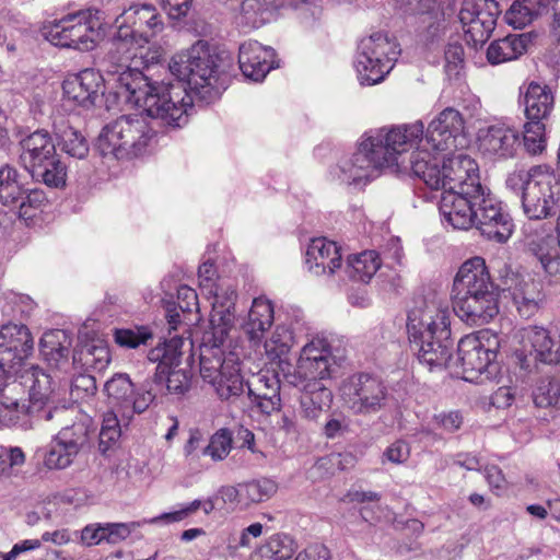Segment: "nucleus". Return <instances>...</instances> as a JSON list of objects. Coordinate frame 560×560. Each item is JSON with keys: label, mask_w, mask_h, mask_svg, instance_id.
Returning <instances> with one entry per match:
<instances>
[{"label": "nucleus", "mask_w": 560, "mask_h": 560, "mask_svg": "<svg viewBox=\"0 0 560 560\" xmlns=\"http://www.w3.org/2000/svg\"><path fill=\"white\" fill-rule=\"evenodd\" d=\"M278 490L277 482L270 478L252 479L241 482V494H243V506L269 500Z\"/></svg>", "instance_id": "45"}, {"label": "nucleus", "mask_w": 560, "mask_h": 560, "mask_svg": "<svg viewBox=\"0 0 560 560\" xmlns=\"http://www.w3.org/2000/svg\"><path fill=\"white\" fill-rule=\"evenodd\" d=\"M500 13L497 0H463L458 18L468 39L477 45L490 37Z\"/></svg>", "instance_id": "18"}, {"label": "nucleus", "mask_w": 560, "mask_h": 560, "mask_svg": "<svg viewBox=\"0 0 560 560\" xmlns=\"http://www.w3.org/2000/svg\"><path fill=\"white\" fill-rule=\"evenodd\" d=\"M233 446V435L228 429H220L211 438L202 454L214 462H221L228 457Z\"/></svg>", "instance_id": "52"}, {"label": "nucleus", "mask_w": 560, "mask_h": 560, "mask_svg": "<svg viewBox=\"0 0 560 560\" xmlns=\"http://www.w3.org/2000/svg\"><path fill=\"white\" fill-rule=\"evenodd\" d=\"M24 463L25 454L21 447L0 445V476L15 475Z\"/></svg>", "instance_id": "55"}, {"label": "nucleus", "mask_w": 560, "mask_h": 560, "mask_svg": "<svg viewBox=\"0 0 560 560\" xmlns=\"http://www.w3.org/2000/svg\"><path fill=\"white\" fill-rule=\"evenodd\" d=\"M528 42L529 38L526 34L509 35L494 40L487 49V58L492 65L517 59L526 51Z\"/></svg>", "instance_id": "36"}, {"label": "nucleus", "mask_w": 560, "mask_h": 560, "mask_svg": "<svg viewBox=\"0 0 560 560\" xmlns=\"http://www.w3.org/2000/svg\"><path fill=\"white\" fill-rule=\"evenodd\" d=\"M299 359H303L304 362L308 364V360L319 361L325 360L328 362H335V359L331 354L329 343L323 338H314L310 342H307L301 350V354Z\"/></svg>", "instance_id": "57"}, {"label": "nucleus", "mask_w": 560, "mask_h": 560, "mask_svg": "<svg viewBox=\"0 0 560 560\" xmlns=\"http://www.w3.org/2000/svg\"><path fill=\"white\" fill-rule=\"evenodd\" d=\"M421 133L420 122L366 132L357 151L338 165V179L346 185H360L374 178L384 167L393 168L395 172L407 170L404 153Z\"/></svg>", "instance_id": "3"}, {"label": "nucleus", "mask_w": 560, "mask_h": 560, "mask_svg": "<svg viewBox=\"0 0 560 560\" xmlns=\"http://www.w3.org/2000/svg\"><path fill=\"white\" fill-rule=\"evenodd\" d=\"M262 534V525L260 523H253L248 527L241 530L238 536L230 539L229 547L234 550L241 548H248L252 545L253 538H258Z\"/></svg>", "instance_id": "62"}, {"label": "nucleus", "mask_w": 560, "mask_h": 560, "mask_svg": "<svg viewBox=\"0 0 560 560\" xmlns=\"http://www.w3.org/2000/svg\"><path fill=\"white\" fill-rule=\"evenodd\" d=\"M71 338L66 330L46 331L39 341V351L45 361L52 368L61 370L68 364Z\"/></svg>", "instance_id": "32"}, {"label": "nucleus", "mask_w": 560, "mask_h": 560, "mask_svg": "<svg viewBox=\"0 0 560 560\" xmlns=\"http://www.w3.org/2000/svg\"><path fill=\"white\" fill-rule=\"evenodd\" d=\"M335 362L328 361H312L308 364L303 359L298 360V364L293 374L288 376V382L291 385H301L312 382H320L331 376L335 371Z\"/></svg>", "instance_id": "38"}, {"label": "nucleus", "mask_w": 560, "mask_h": 560, "mask_svg": "<svg viewBox=\"0 0 560 560\" xmlns=\"http://www.w3.org/2000/svg\"><path fill=\"white\" fill-rule=\"evenodd\" d=\"M23 394V384L19 382H9L0 386V407L20 406Z\"/></svg>", "instance_id": "63"}, {"label": "nucleus", "mask_w": 560, "mask_h": 560, "mask_svg": "<svg viewBox=\"0 0 560 560\" xmlns=\"http://www.w3.org/2000/svg\"><path fill=\"white\" fill-rule=\"evenodd\" d=\"M506 187L518 195L528 223H544L557 212L560 187L553 171L547 165L518 168L508 174Z\"/></svg>", "instance_id": "8"}, {"label": "nucleus", "mask_w": 560, "mask_h": 560, "mask_svg": "<svg viewBox=\"0 0 560 560\" xmlns=\"http://www.w3.org/2000/svg\"><path fill=\"white\" fill-rule=\"evenodd\" d=\"M248 396L264 413L281 407L280 380L272 371H260L247 382Z\"/></svg>", "instance_id": "26"}, {"label": "nucleus", "mask_w": 560, "mask_h": 560, "mask_svg": "<svg viewBox=\"0 0 560 560\" xmlns=\"http://www.w3.org/2000/svg\"><path fill=\"white\" fill-rule=\"evenodd\" d=\"M294 345L293 331L284 324H278L265 340V354L270 361H283Z\"/></svg>", "instance_id": "40"}, {"label": "nucleus", "mask_w": 560, "mask_h": 560, "mask_svg": "<svg viewBox=\"0 0 560 560\" xmlns=\"http://www.w3.org/2000/svg\"><path fill=\"white\" fill-rule=\"evenodd\" d=\"M156 378H147L136 386L126 373H116L105 384L104 392L113 408L110 413L119 415L128 424L136 415H141L154 402L158 389Z\"/></svg>", "instance_id": "13"}, {"label": "nucleus", "mask_w": 560, "mask_h": 560, "mask_svg": "<svg viewBox=\"0 0 560 560\" xmlns=\"http://www.w3.org/2000/svg\"><path fill=\"white\" fill-rule=\"evenodd\" d=\"M55 155V142L46 131H35L21 141L20 160L28 172L43 167L44 163L47 164Z\"/></svg>", "instance_id": "29"}, {"label": "nucleus", "mask_w": 560, "mask_h": 560, "mask_svg": "<svg viewBox=\"0 0 560 560\" xmlns=\"http://www.w3.org/2000/svg\"><path fill=\"white\" fill-rule=\"evenodd\" d=\"M175 84L152 82L140 70L126 67L119 73L120 93L128 101L165 125L180 128L188 121L192 98L188 89L202 98L211 97L221 71V58L208 42L199 39L189 48L176 54L170 62Z\"/></svg>", "instance_id": "1"}, {"label": "nucleus", "mask_w": 560, "mask_h": 560, "mask_svg": "<svg viewBox=\"0 0 560 560\" xmlns=\"http://www.w3.org/2000/svg\"><path fill=\"white\" fill-rule=\"evenodd\" d=\"M120 421L124 422L119 415L106 413L103 419L102 428L100 431V451L105 454L110 450L120 438Z\"/></svg>", "instance_id": "53"}, {"label": "nucleus", "mask_w": 560, "mask_h": 560, "mask_svg": "<svg viewBox=\"0 0 560 560\" xmlns=\"http://www.w3.org/2000/svg\"><path fill=\"white\" fill-rule=\"evenodd\" d=\"M478 150L493 161L513 159L521 145L520 131L509 124L499 121L479 129L477 135Z\"/></svg>", "instance_id": "21"}, {"label": "nucleus", "mask_w": 560, "mask_h": 560, "mask_svg": "<svg viewBox=\"0 0 560 560\" xmlns=\"http://www.w3.org/2000/svg\"><path fill=\"white\" fill-rule=\"evenodd\" d=\"M488 240L498 243L506 242L513 232V222L502 210L501 202L483 186L480 187V198L476 199L474 223Z\"/></svg>", "instance_id": "17"}, {"label": "nucleus", "mask_w": 560, "mask_h": 560, "mask_svg": "<svg viewBox=\"0 0 560 560\" xmlns=\"http://www.w3.org/2000/svg\"><path fill=\"white\" fill-rule=\"evenodd\" d=\"M48 202L47 196L44 190L39 188L25 189L24 195L18 202L19 215L23 219H31L34 217L36 210H42Z\"/></svg>", "instance_id": "56"}, {"label": "nucleus", "mask_w": 560, "mask_h": 560, "mask_svg": "<svg viewBox=\"0 0 560 560\" xmlns=\"http://www.w3.org/2000/svg\"><path fill=\"white\" fill-rule=\"evenodd\" d=\"M110 361L109 350L103 341L86 342L73 352V364L102 370Z\"/></svg>", "instance_id": "44"}, {"label": "nucleus", "mask_w": 560, "mask_h": 560, "mask_svg": "<svg viewBox=\"0 0 560 560\" xmlns=\"http://www.w3.org/2000/svg\"><path fill=\"white\" fill-rule=\"evenodd\" d=\"M276 3L277 0H242L241 11L249 23L257 25L264 21V19L258 20V16L269 12Z\"/></svg>", "instance_id": "59"}, {"label": "nucleus", "mask_w": 560, "mask_h": 560, "mask_svg": "<svg viewBox=\"0 0 560 560\" xmlns=\"http://www.w3.org/2000/svg\"><path fill=\"white\" fill-rule=\"evenodd\" d=\"M59 145L69 156L82 160L89 154L85 138L72 127H66L58 133Z\"/></svg>", "instance_id": "47"}, {"label": "nucleus", "mask_w": 560, "mask_h": 560, "mask_svg": "<svg viewBox=\"0 0 560 560\" xmlns=\"http://www.w3.org/2000/svg\"><path fill=\"white\" fill-rule=\"evenodd\" d=\"M22 378L28 387V412L37 421L63 422L79 416L78 407L58 402L56 383L43 369L33 365Z\"/></svg>", "instance_id": "12"}, {"label": "nucleus", "mask_w": 560, "mask_h": 560, "mask_svg": "<svg viewBox=\"0 0 560 560\" xmlns=\"http://www.w3.org/2000/svg\"><path fill=\"white\" fill-rule=\"evenodd\" d=\"M117 32L114 45L124 51V61L137 56L131 48H143L164 30L158 9L150 3H131L116 19Z\"/></svg>", "instance_id": "10"}, {"label": "nucleus", "mask_w": 560, "mask_h": 560, "mask_svg": "<svg viewBox=\"0 0 560 560\" xmlns=\"http://www.w3.org/2000/svg\"><path fill=\"white\" fill-rule=\"evenodd\" d=\"M275 57L276 52L271 47L247 40L240 46V69L246 78L261 81L271 69L278 67Z\"/></svg>", "instance_id": "25"}, {"label": "nucleus", "mask_w": 560, "mask_h": 560, "mask_svg": "<svg viewBox=\"0 0 560 560\" xmlns=\"http://www.w3.org/2000/svg\"><path fill=\"white\" fill-rule=\"evenodd\" d=\"M498 349L499 338L489 330L467 335L458 342L457 357L451 370L470 383L490 381L499 371Z\"/></svg>", "instance_id": "9"}, {"label": "nucleus", "mask_w": 560, "mask_h": 560, "mask_svg": "<svg viewBox=\"0 0 560 560\" xmlns=\"http://www.w3.org/2000/svg\"><path fill=\"white\" fill-rule=\"evenodd\" d=\"M153 334L148 326H131L126 328H116L114 330L115 342L128 349H136L152 339Z\"/></svg>", "instance_id": "48"}, {"label": "nucleus", "mask_w": 560, "mask_h": 560, "mask_svg": "<svg viewBox=\"0 0 560 560\" xmlns=\"http://www.w3.org/2000/svg\"><path fill=\"white\" fill-rule=\"evenodd\" d=\"M417 122L423 125L420 120ZM467 144L468 139L463 115L457 109L447 107L431 120L425 133L424 126H422L421 136L416 139L409 149L416 147V150L427 149L432 153H452Z\"/></svg>", "instance_id": "14"}, {"label": "nucleus", "mask_w": 560, "mask_h": 560, "mask_svg": "<svg viewBox=\"0 0 560 560\" xmlns=\"http://www.w3.org/2000/svg\"><path fill=\"white\" fill-rule=\"evenodd\" d=\"M33 177L42 178L48 187L62 188L66 185L67 168L63 163L55 155L44 163L43 167L30 171Z\"/></svg>", "instance_id": "46"}, {"label": "nucleus", "mask_w": 560, "mask_h": 560, "mask_svg": "<svg viewBox=\"0 0 560 560\" xmlns=\"http://www.w3.org/2000/svg\"><path fill=\"white\" fill-rule=\"evenodd\" d=\"M35 421L37 420L28 412V405L0 407V425L2 427L30 430Z\"/></svg>", "instance_id": "49"}, {"label": "nucleus", "mask_w": 560, "mask_h": 560, "mask_svg": "<svg viewBox=\"0 0 560 560\" xmlns=\"http://www.w3.org/2000/svg\"><path fill=\"white\" fill-rule=\"evenodd\" d=\"M104 541L106 542L105 523L89 524L81 530V542L84 546H96Z\"/></svg>", "instance_id": "64"}, {"label": "nucleus", "mask_w": 560, "mask_h": 560, "mask_svg": "<svg viewBox=\"0 0 560 560\" xmlns=\"http://www.w3.org/2000/svg\"><path fill=\"white\" fill-rule=\"evenodd\" d=\"M369 47L364 45L362 50H357L354 67L358 80L362 85H375L381 83L394 68L390 59L371 58Z\"/></svg>", "instance_id": "33"}, {"label": "nucleus", "mask_w": 560, "mask_h": 560, "mask_svg": "<svg viewBox=\"0 0 560 560\" xmlns=\"http://www.w3.org/2000/svg\"><path fill=\"white\" fill-rule=\"evenodd\" d=\"M24 195V185L19 172L10 166L0 167V202L3 206L15 207Z\"/></svg>", "instance_id": "41"}, {"label": "nucleus", "mask_w": 560, "mask_h": 560, "mask_svg": "<svg viewBox=\"0 0 560 560\" xmlns=\"http://www.w3.org/2000/svg\"><path fill=\"white\" fill-rule=\"evenodd\" d=\"M453 311L470 325L489 323L499 313V292L485 259L472 257L457 271L453 283Z\"/></svg>", "instance_id": "5"}, {"label": "nucleus", "mask_w": 560, "mask_h": 560, "mask_svg": "<svg viewBox=\"0 0 560 560\" xmlns=\"http://www.w3.org/2000/svg\"><path fill=\"white\" fill-rule=\"evenodd\" d=\"M275 319V310L271 301L259 296L254 299L243 329L252 342H260L265 332L271 327Z\"/></svg>", "instance_id": "31"}, {"label": "nucleus", "mask_w": 560, "mask_h": 560, "mask_svg": "<svg viewBox=\"0 0 560 560\" xmlns=\"http://www.w3.org/2000/svg\"><path fill=\"white\" fill-rule=\"evenodd\" d=\"M126 67L125 65H119L113 73L116 75V94L127 103L136 106L133 102L127 100L125 94L120 93L118 75ZM142 110L145 115H122L103 127L96 142V149L103 158L129 161L148 152L156 136V131L149 122L148 117L152 119H155V117L150 116L143 107ZM160 121L162 120L160 119ZM161 124L166 126L164 122Z\"/></svg>", "instance_id": "7"}, {"label": "nucleus", "mask_w": 560, "mask_h": 560, "mask_svg": "<svg viewBox=\"0 0 560 560\" xmlns=\"http://www.w3.org/2000/svg\"><path fill=\"white\" fill-rule=\"evenodd\" d=\"M504 284L522 317L529 318L539 311L545 301L541 281L530 275L512 273Z\"/></svg>", "instance_id": "23"}, {"label": "nucleus", "mask_w": 560, "mask_h": 560, "mask_svg": "<svg viewBox=\"0 0 560 560\" xmlns=\"http://www.w3.org/2000/svg\"><path fill=\"white\" fill-rule=\"evenodd\" d=\"M523 142L525 150L532 154H540L546 148L545 124L539 120H528L524 125Z\"/></svg>", "instance_id": "50"}, {"label": "nucleus", "mask_w": 560, "mask_h": 560, "mask_svg": "<svg viewBox=\"0 0 560 560\" xmlns=\"http://www.w3.org/2000/svg\"><path fill=\"white\" fill-rule=\"evenodd\" d=\"M214 301L210 317L211 331L200 346V376L221 399L238 397L244 392L238 358L225 352L224 345L235 319L236 290L229 285L212 290Z\"/></svg>", "instance_id": "2"}, {"label": "nucleus", "mask_w": 560, "mask_h": 560, "mask_svg": "<svg viewBox=\"0 0 560 560\" xmlns=\"http://www.w3.org/2000/svg\"><path fill=\"white\" fill-rule=\"evenodd\" d=\"M444 69L448 77H456L464 67V47L460 43H448L444 50Z\"/></svg>", "instance_id": "58"}, {"label": "nucleus", "mask_w": 560, "mask_h": 560, "mask_svg": "<svg viewBox=\"0 0 560 560\" xmlns=\"http://www.w3.org/2000/svg\"><path fill=\"white\" fill-rule=\"evenodd\" d=\"M294 542L288 536H272L259 546L250 556V560H288L294 553Z\"/></svg>", "instance_id": "42"}, {"label": "nucleus", "mask_w": 560, "mask_h": 560, "mask_svg": "<svg viewBox=\"0 0 560 560\" xmlns=\"http://www.w3.org/2000/svg\"><path fill=\"white\" fill-rule=\"evenodd\" d=\"M410 457V445L404 440H396L383 452L382 462H389L395 465L406 463Z\"/></svg>", "instance_id": "61"}, {"label": "nucleus", "mask_w": 560, "mask_h": 560, "mask_svg": "<svg viewBox=\"0 0 560 560\" xmlns=\"http://www.w3.org/2000/svg\"><path fill=\"white\" fill-rule=\"evenodd\" d=\"M515 338L518 342L515 354L522 368L528 369L532 361L546 364L560 362V346H556L547 329L538 326L524 327L516 332Z\"/></svg>", "instance_id": "19"}, {"label": "nucleus", "mask_w": 560, "mask_h": 560, "mask_svg": "<svg viewBox=\"0 0 560 560\" xmlns=\"http://www.w3.org/2000/svg\"><path fill=\"white\" fill-rule=\"evenodd\" d=\"M408 162L407 168L431 189L480 191L482 186L478 164L463 153H432L420 149L411 152Z\"/></svg>", "instance_id": "6"}, {"label": "nucleus", "mask_w": 560, "mask_h": 560, "mask_svg": "<svg viewBox=\"0 0 560 560\" xmlns=\"http://www.w3.org/2000/svg\"><path fill=\"white\" fill-rule=\"evenodd\" d=\"M345 406L357 416H372L388 406L390 394L386 384L369 373H357L340 387Z\"/></svg>", "instance_id": "16"}, {"label": "nucleus", "mask_w": 560, "mask_h": 560, "mask_svg": "<svg viewBox=\"0 0 560 560\" xmlns=\"http://www.w3.org/2000/svg\"><path fill=\"white\" fill-rule=\"evenodd\" d=\"M553 10V0H515L505 12L504 19L514 28H523L539 15Z\"/></svg>", "instance_id": "35"}, {"label": "nucleus", "mask_w": 560, "mask_h": 560, "mask_svg": "<svg viewBox=\"0 0 560 560\" xmlns=\"http://www.w3.org/2000/svg\"><path fill=\"white\" fill-rule=\"evenodd\" d=\"M183 345L182 337H172L168 343L159 345L151 349L148 353V360L150 362H159L156 372L152 378H156L154 388L158 389L162 385L166 370L172 365L176 364L180 352L178 348Z\"/></svg>", "instance_id": "37"}, {"label": "nucleus", "mask_w": 560, "mask_h": 560, "mask_svg": "<svg viewBox=\"0 0 560 560\" xmlns=\"http://www.w3.org/2000/svg\"><path fill=\"white\" fill-rule=\"evenodd\" d=\"M199 504V500H195L180 510L163 513L152 518H144L142 521L128 523H105L106 542L110 545L119 544L120 541L127 539L131 533L144 524H171L180 522L190 514L195 513L198 510Z\"/></svg>", "instance_id": "27"}, {"label": "nucleus", "mask_w": 560, "mask_h": 560, "mask_svg": "<svg viewBox=\"0 0 560 560\" xmlns=\"http://www.w3.org/2000/svg\"><path fill=\"white\" fill-rule=\"evenodd\" d=\"M34 341L24 325L8 324L0 329V372L10 377L33 352Z\"/></svg>", "instance_id": "20"}, {"label": "nucleus", "mask_w": 560, "mask_h": 560, "mask_svg": "<svg viewBox=\"0 0 560 560\" xmlns=\"http://www.w3.org/2000/svg\"><path fill=\"white\" fill-rule=\"evenodd\" d=\"M525 115L528 120L542 121L547 119L553 109V94L547 85L530 82L523 100Z\"/></svg>", "instance_id": "34"}, {"label": "nucleus", "mask_w": 560, "mask_h": 560, "mask_svg": "<svg viewBox=\"0 0 560 560\" xmlns=\"http://www.w3.org/2000/svg\"><path fill=\"white\" fill-rule=\"evenodd\" d=\"M477 198H480V191L469 189L442 192L440 213L444 222L454 230H468L474 223Z\"/></svg>", "instance_id": "24"}, {"label": "nucleus", "mask_w": 560, "mask_h": 560, "mask_svg": "<svg viewBox=\"0 0 560 560\" xmlns=\"http://www.w3.org/2000/svg\"><path fill=\"white\" fill-rule=\"evenodd\" d=\"M452 310L446 299L433 295L424 299L408 314L409 339L418 348V360L430 371L452 369Z\"/></svg>", "instance_id": "4"}, {"label": "nucleus", "mask_w": 560, "mask_h": 560, "mask_svg": "<svg viewBox=\"0 0 560 560\" xmlns=\"http://www.w3.org/2000/svg\"><path fill=\"white\" fill-rule=\"evenodd\" d=\"M101 15L96 8L68 13L59 20L45 22L40 33L54 46L89 51L96 46Z\"/></svg>", "instance_id": "11"}, {"label": "nucleus", "mask_w": 560, "mask_h": 560, "mask_svg": "<svg viewBox=\"0 0 560 560\" xmlns=\"http://www.w3.org/2000/svg\"><path fill=\"white\" fill-rule=\"evenodd\" d=\"M56 423L61 429L48 444L43 462L48 469H65L88 444L92 421L79 410L78 417Z\"/></svg>", "instance_id": "15"}, {"label": "nucleus", "mask_w": 560, "mask_h": 560, "mask_svg": "<svg viewBox=\"0 0 560 560\" xmlns=\"http://www.w3.org/2000/svg\"><path fill=\"white\" fill-rule=\"evenodd\" d=\"M381 267V258L375 250H365L348 258L346 272L355 281L369 282Z\"/></svg>", "instance_id": "39"}, {"label": "nucleus", "mask_w": 560, "mask_h": 560, "mask_svg": "<svg viewBox=\"0 0 560 560\" xmlns=\"http://www.w3.org/2000/svg\"><path fill=\"white\" fill-rule=\"evenodd\" d=\"M305 264L316 276L332 275L341 266L340 247L325 237L314 238L307 246Z\"/></svg>", "instance_id": "28"}, {"label": "nucleus", "mask_w": 560, "mask_h": 560, "mask_svg": "<svg viewBox=\"0 0 560 560\" xmlns=\"http://www.w3.org/2000/svg\"><path fill=\"white\" fill-rule=\"evenodd\" d=\"M166 390L172 395H184L190 387L191 375L188 370H166Z\"/></svg>", "instance_id": "60"}, {"label": "nucleus", "mask_w": 560, "mask_h": 560, "mask_svg": "<svg viewBox=\"0 0 560 560\" xmlns=\"http://www.w3.org/2000/svg\"><path fill=\"white\" fill-rule=\"evenodd\" d=\"M0 303L2 312L7 315H28L34 308V301L25 294L16 293L12 290H4L0 293Z\"/></svg>", "instance_id": "51"}, {"label": "nucleus", "mask_w": 560, "mask_h": 560, "mask_svg": "<svg viewBox=\"0 0 560 560\" xmlns=\"http://www.w3.org/2000/svg\"><path fill=\"white\" fill-rule=\"evenodd\" d=\"M533 399L540 408L557 406L560 400V383L556 380H541L533 392Z\"/></svg>", "instance_id": "54"}, {"label": "nucleus", "mask_w": 560, "mask_h": 560, "mask_svg": "<svg viewBox=\"0 0 560 560\" xmlns=\"http://www.w3.org/2000/svg\"><path fill=\"white\" fill-rule=\"evenodd\" d=\"M364 45L369 47L370 54L368 55L373 59L376 57L378 59H390L392 62H395L399 55L397 43L390 39L385 32H374L361 38L357 50H362Z\"/></svg>", "instance_id": "43"}, {"label": "nucleus", "mask_w": 560, "mask_h": 560, "mask_svg": "<svg viewBox=\"0 0 560 560\" xmlns=\"http://www.w3.org/2000/svg\"><path fill=\"white\" fill-rule=\"evenodd\" d=\"M62 90L67 101L91 108L104 95L105 80L100 71L88 68L67 77L62 83Z\"/></svg>", "instance_id": "22"}, {"label": "nucleus", "mask_w": 560, "mask_h": 560, "mask_svg": "<svg viewBox=\"0 0 560 560\" xmlns=\"http://www.w3.org/2000/svg\"><path fill=\"white\" fill-rule=\"evenodd\" d=\"M301 390L300 416L306 420L315 421L323 411L330 408L332 393L320 382L293 385Z\"/></svg>", "instance_id": "30"}]
</instances>
